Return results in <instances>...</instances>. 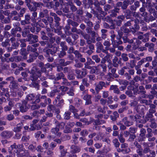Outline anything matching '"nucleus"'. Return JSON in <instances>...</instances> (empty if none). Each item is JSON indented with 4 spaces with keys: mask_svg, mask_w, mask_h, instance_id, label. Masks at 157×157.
<instances>
[{
    "mask_svg": "<svg viewBox=\"0 0 157 157\" xmlns=\"http://www.w3.org/2000/svg\"><path fill=\"white\" fill-rule=\"evenodd\" d=\"M59 149L60 153L59 157H66V154L67 153V149H65L62 145L59 146Z\"/></svg>",
    "mask_w": 157,
    "mask_h": 157,
    "instance_id": "8",
    "label": "nucleus"
},
{
    "mask_svg": "<svg viewBox=\"0 0 157 157\" xmlns=\"http://www.w3.org/2000/svg\"><path fill=\"white\" fill-rule=\"evenodd\" d=\"M23 124L22 123H19L17 124L16 127L14 128L13 131L15 132H18L21 131V129L22 128Z\"/></svg>",
    "mask_w": 157,
    "mask_h": 157,
    "instance_id": "22",
    "label": "nucleus"
},
{
    "mask_svg": "<svg viewBox=\"0 0 157 157\" xmlns=\"http://www.w3.org/2000/svg\"><path fill=\"white\" fill-rule=\"evenodd\" d=\"M128 67L126 66L123 67L119 71L118 73L120 75H124L125 72V70L127 69Z\"/></svg>",
    "mask_w": 157,
    "mask_h": 157,
    "instance_id": "45",
    "label": "nucleus"
},
{
    "mask_svg": "<svg viewBox=\"0 0 157 157\" xmlns=\"http://www.w3.org/2000/svg\"><path fill=\"white\" fill-rule=\"evenodd\" d=\"M81 74L80 75H77V78H81L85 76L87 74V71H84L81 72Z\"/></svg>",
    "mask_w": 157,
    "mask_h": 157,
    "instance_id": "34",
    "label": "nucleus"
},
{
    "mask_svg": "<svg viewBox=\"0 0 157 157\" xmlns=\"http://www.w3.org/2000/svg\"><path fill=\"white\" fill-rule=\"evenodd\" d=\"M38 36L32 34H29L28 36L27 41H29V44H32L38 41Z\"/></svg>",
    "mask_w": 157,
    "mask_h": 157,
    "instance_id": "7",
    "label": "nucleus"
},
{
    "mask_svg": "<svg viewBox=\"0 0 157 157\" xmlns=\"http://www.w3.org/2000/svg\"><path fill=\"white\" fill-rule=\"evenodd\" d=\"M105 46V48L106 50H109V47L111 45V44L109 41L106 40H105L103 44Z\"/></svg>",
    "mask_w": 157,
    "mask_h": 157,
    "instance_id": "31",
    "label": "nucleus"
},
{
    "mask_svg": "<svg viewBox=\"0 0 157 157\" xmlns=\"http://www.w3.org/2000/svg\"><path fill=\"white\" fill-rule=\"evenodd\" d=\"M109 90H113V92L116 94H119L120 93V90L118 88V86L116 85H111L109 88Z\"/></svg>",
    "mask_w": 157,
    "mask_h": 157,
    "instance_id": "14",
    "label": "nucleus"
},
{
    "mask_svg": "<svg viewBox=\"0 0 157 157\" xmlns=\"http://www.w3.org/2000/svg\"><path fill=\"white\" fill-rule=\"evenodd\" d=\"M107 32V30L105 29H102L101 30V37L103 39H105L106 38V33Z\"/></svg>",
    "mask_w": 157,
    "mask_h": 157,
    "instance_id": "36",
    "label": "nucleus"
},
{
    "mask_svg": "<svg viewBox=\"0 0 157 157\" xmlns=\"http://www.w3.org/2000/svg\"><path fill=\"white\" fill-rule=\"evenodd\" d=\"M113 142L116 147H118L120 145V143L118 140L117 139H115L113 140Z\"/></svg>",
    "mask_w": 157,
    "mask_h": 157,
    "instance_id": "52",
    "label": "nucleus"
},
{
    "mask_svg": "<svg viewBox=\"0 0 157 157\" xmlns=\"http://www.w3.org/2000/svg\"><path fill=\"white\" fill-rule=\"evenodd\" d=\"M54 19L55 20V26L56 27V28L59 29H60L61 28L59 26V21L60 20V18L59 17H55Z\"/></svg>",
    "mask_w": 157,
    "mask_h": 157,
    "instance_id": "20",
    "label": "nucleus"
},
{
    "mask_svg": "<svg viewBox=\"0 0 157 157\" xmlns=\"http://www.w3.org/2000/svg\"><path fill=\"white\" fill-rule=\"evenodd\" d=\"M11 151H13L16 153H18V147L16 145L15 143H14L13 145H11Z\"/></svg>",
    "mask_w": 157,
    "mask_h": 157,
    "instance_id": "25",
    "label": "nucleus"
},
{
    "mask_svg": "<svg viewBox=\"0 0 157 157\" xmlns=\"http://www.w3.org/2000/svg\"><path fill=\"white\" fill-rule=\"evenodd\" d=\"M133 20H131L128 21L124 24V26H129L133 24Z\"/></svg>",
    "mask_w": 157,
    "mask_h": 157,
    "instance_id": "51",
    "label": "nucleus"
},
{
    "mask_svg": "<svg viewBox=\"0 0 157 157\" xmlns=\"http://www.w3.org/2000/svg\"><path fill=\"white\" fill-rule=\"evenodd\" d=\"M151 34L149 33H147L144 35V37L142 41L144 42H146L149 40V37Z\"/></svg>",
    "mask_w": 157,
    "mask_h": 157,
    "instance_id": "30",
    "label": "nucleus"
},
{
    "mask_svg": "<svg viewBox=\"0 0 157 157\" xmlns=\"http://www.w3.org/2000/svg\"><path fill=\"white\" fill-rule=\"evenodd\" d=\"M37 15V12H35V11L33 12V13H32V16L33 17L32 18V21L33 23H35L36 21V19H35V18L36 17Z\"/></svg>",
    "mask_w": 157,
    "mask_h": 157,
    "instance_id": "56",
    "label": "nucleus"
},
{
    "mask_svg": "<svg viewBox=\"0 0 157 157\" xmlns=\"http://www.w3.org/2000/svg\"><path fill=\"white\" fill-rule=\"evenodd\" d=\"M121 57L123 60L124 62L127 61L128 59V55L126 54H122L121 55Z\"/></svg>",
    "mask_w": 157,
    "mask_h": 157,
    "instance_id": "43",
    "label": "nucleus"
},
{
    "mask_svg": "<svg viewBox=\"0 0 157 157\" xmlns=\"http://www.w3.org/2000/svg\"><path fill=\"white\" fill-rule=\"evenodd\" d=\"M30 139L29 136H23L21 138V141L23 142H28Z\"/></svg>",
    "mask_w": 157,
    "mask_h": 157,
    "instance_id": "48",
    "label": "nucleus"
},
{
    "mask_svg": "<svg viewBox=\"0 0 157 157\" xmlns=\"http://www.w3.org/2000/svg\"><path fill=\"white\" fill-rule=\"evenodd\" d=\"M129 118L133 121H139L141 118V117L138 115H136L135 116L130 115L129 116Z\"/></svg>",
    "mask_w": 157,
    "mask_h": 157,
    "instance_id": "18",
    "label": "nucleus"
},
{
    "mask_svg": "<svg viewBox=\"0 0 157 157\" xmlns=\"http://www.w3.org/2000/svg\"><path fill=\"white\" fill-rule=\"evenodd\" d=\"M59 49L58 46L53 47L52 49H48L45 48L43 49V51L44 52H46L48 55H49L50 54L53 55L56 53L57 51H59Z\"/></svg>",
    "mask_w": 157,
    "mask_h": 157,
    "instance_id": "5",
    "label": "nucleus"
},
{
    "mask_svg": "<svg viewBox=\"0 0 157 157\" xmlns=\"http://www.w3.org/2000/svg\"><path fill=\"white\" fill-rule=\"evenodd\" d=\"M19 44L18 42H15L12 44V47H13V49H17L19 46Z\"/></svg>",
    "mask_w": 157,
    "mask_h": 157,
    "instance_id": "61",
    "label": "nucleus"
},
{
    "mask_svg": "<svg viewBox=\"0 0 157 157\" xmlns=\"http://www.w3.org/2000/svg\"><path fill=\"white\" fill-rule=\"evenodd\" d=\"M88 134L87 130H84L80 132V135L83 136H87Z\"/></svg>",
    "mask_w": 157,
    "mask_h": 157,
    "instance_id": "53",
    "label": "nucleus"
},
{
    "mask_svg": "<svg viewBox=\"0 0 157 157\" xmlns=\"http://www.w3.org/2000/svg\"><path fill=\"white\" fill-rule=\"evenodd\" d=\"M14 118V116L13 114H9L7 115L6 118L9 121L13 120Z\"/></svg>",
    "mask_w": 157,
    "mask_h": 157,
    "instance_id": "59",
    "label": "nucleus"
},
{
    "mask_svg": "<svg viewBox=\"0 0 157 157\" xmlns=\"http://www.w3.org/2000/svg\"><path fill=\"white\" fill-rule=\"evenodd\" d=\"M47 109L49 112L54 111L55 109V107L52 105H49L47 107Z\"/></svg>",
    "mask_w": 157,
    "mask_h": 157,
    "instance_id": "41",
    "label": "nucleus"
},
{
    "mask_svg": "<svg viewBox=\"0 0 157 157\" xmlns=\"http://www.w3.org/2000/svg\"><path fill=\"white\" fill-rule=\"evenodd\" d=\"M94 1V5L96 7V9L97 10L101 13L103 14V13H104V12L102 11V9L99 6V5H101L100 2H99L97 0Z\"/></svg>",
    "mask_w": 157,
    "mask_h": 157,
    "instance_id": "16",
    "label": "nucleus"
},
{
    "mask_svg": "<svg viewBox=\"0 0 157 157\" xmlns=\"http://www.w3.org/2000/svg\"><path fill=\"white\" fill-rule=\"evenodd\" d=\"M139 92L138 93V94H142L144 95L145 92L144 91V88L143 86H141L139 87Z\"/></svg>",
    "mask_w": 157,
    "mask_h": 157,
    "instance_id": "37",
    "label": "nucleus"
},
{
    "mask_svg": "<svg viewBox=\"0 0 157 157\" xmlns=\"http://www.w3.org/2000/svg\"><path fill=\"white\" fill-rule=\"evenodd\" d=\"M90 34L92 37V38L91 39L92 40V42L93 43H95V37L96 36V35L98 34L97 33H96L94 31H91Z\"/></svg>",
    "mask_w": 157,
    "mask_h": 157,
    "instance_id": "24",
    "label": "nucleus"
},
{
    "mask_svg": "<svg viewBox=\"0 0 157 157\" xmlns=\"http://www.w3.org/2000/svg\"><path fill=\"white\" fill-rule=\"evenodd\" d=\"M74 90L72 88H71L68 92H67V94L70 96H73L74 95Z\"/></svg>",
    "mask_w": 157,
    "mask_h": 157,
    "instance_id": "62",
    "label": "nucleus"
},
{
    "mask_svg": "<svg viewBox=\"0 0 157 157\" xmlns=\"http://www.w3.org/2000/svg\"><path fill=\"white\" fill-rule=\"evenodd\" d=\"M139 41V40H137V39L134 38L133 39L130 40L129 39H128V40L127 42H128L129 43H132L133 42H136V43H138Z\"/></svg>",
    "mask_w": 157,
    "mask_h": 157,
    "instance_id": "58",
    "label": "nucleus"
},
{
    "mask_svg": "<svg viewBox=\"0 0 157 157\" xmlns=\"http://www.w3.org/2000/svg\"><path fill=\"white\" fill-rule=\"evenodd\" d=\"M92 96L91 95L86 94L83 97V99L86 101L85 105H89L92 104V102L91 100Z\"/></svg>",
    "mask_w": 157,
    "mask_h": 157,
    "instance_id": "12",
    "label": "nucleus"
},
{
    "mask_svg": "<svg viewBox=\"0 0 157 157\" xmlns=\"http://www.w3.org/2000/svg\"><path fill=\"white\" fill-rule=\"evenodd\" d=\"M96 87L95 90L97 92H98L99 91L101 90L103 87L105 85V83L103 81H100L99 83L96 84Z\"/></svg>",
    "mask_w": 157,
    "mask_h": 157,
    "instance_id": "9",
    "label": "nucleus"
},
{
    "mask_svg": "<svg viewBox=\"0 0 157 157\" xmlns=\"http://www.w3.org/2000/svg\"><path fill=\"white\" fill-rule=\"evenodd\" d=\"M59 129L57 127L53 128L51 130V132L54 134L56 135L58 137H59L61 135V132H59Z\"/></svg>",
    "mask_w": 157,
    "mask_h": 157,
    "instance_id": "15",
    "label": "nucleus"
},
{
    "mask_svg": "<svg viewBox=\"0 0 157 157\" xmlns=\"http://www.w3.org/2000/svg\"><path fill=\"white\" fill-rule=\"evenodd\" d=\"M100 67H101L103 72H105L107 71V65L106 64H99Z\"/></svg>",
    "mask_w": 157,
    "mask_h": 157,
    "instance_id": "42",
    "label": "nucleus"
},
{
    "mask_svg": "<svg viewBox=\"0 0 157 157\" xmlns=\"http://www.w3.org/2000/svg\"><path fill=\"white\" fill-rule=\"evenodd\" d=\"M40 94H38L36 96V98L35 100H34L35 99V97L33 94H29L27 95L25 98V100L27 101V103L29 102V103L31 104H36L39 103L40 101Z\"/></svg>",
    "mask_w": 157,
    "mask_h": 157,
    "instance_id": "2",
    "label": "nucleus"
},
{
    "mask_svg": "<svg viewBox=\"0 0 157 157\" xmlns=\"http://www.w3.org/2000/svg\"><path fill=\"white\" fill-rule=\"evenodd\" d=\"M113 65L111 62H109L107 65L109 71L111 70V72L113 74L115 73L116 69L114 68H113Z\"/></svg>",
    "mask_w": 157,
    "mask_h": 157,
    "instance_id": "17",
    "label": "nucleus"
},
{
    "mask_svg": "<svg viewBox=\"0 0 157 157\" xmlns=\"http://www.w3.org/2000/svg\"><path fill=\"white\" fill-rule=\"evenodd\" d=\"M65 75L62 72L57 74L56 77V80H58L60 79H62L64 77Z\"/></svg>",
    "mask_w": 157,
    "mask_h": 157,
    "instance_id": "28",
    "label": "nucleus"
},
{
    "mask_svg": "<svg viewBox=\"0 0 157 157\" xmlns=\"http://www.w3.org/2000/svg\"><path fill=\"white\" fill-rule=\"evenodd\" d=\"M101 140H102V141L106 142L108 144H109L110 142V140L109 139L106 137L105 134L99 132L94 138V140L98 141Z\"/></svg>",
    "mask_w": 157,
    "mask_h": 157,
    "instance_id": "3",
    "label": "nucleus"
},
{
    "mask_svg": "<svg viewBox=\"0 0 157 157\" xmlns=\"http://www.w3.org/2000/svg\"><path fill=\"white\" fill-rule=\"evenodd\" d=\"M41 70L36 67H33L32 68L31 71H30V73L31 74V78L33 81H36L38 77L41 76V72H44L46 71V67H41Z\"/></svg>",
    "mask_w": 157,
    "mask_h": 157,
    "instance_id": "1",
    "label": "nucleus"
},
{
    "mask_svg": "<svg viewBox=\"0 0 157 157\" xmlns=\"http://www.w3.org/2000/svg\"><path fill=\"white\" fill-rule=\"evenodd\" d=\"M30 105L25 100L22 101L21 105L20 107V110L21 112L23 113L26 112L30 107Z\"/></svg>",
    "mask_w": 157,
    "mask_h": 157,
    "instance_id": "4",
    "label": "nucleus"
},
{
    "mask_svg": "<svg viewBox=\"0 0 157 157\" xmlns=\"http://www.w3.org/2000/svg\"><path fill=\"white\" fill-rule=\"evenodd\" d=\"M59 92L58 90L56 89L52 90L49 93L48 96L52 97H53L56 95L57 94V93Z\"/></svg>",
    "mask_w": 157,
    "mask_h": 157,
    "instance_id": "23",
    "label": "nucleus"
},
{
    "mask_svg": "<svg viewBox=\"0 0 157 157\" xmlns=\"http://www.w3.org/2000/svg\"><path fill=\"white\" fill-rule=\"evenodd\" d=\"M132 121V120H131L130 119L129 120H128V118L126 117H124L122 120V122H123L124 125L128 127L132 125L133 124Z\"/></svg>",
    "mask_w": 157,
    "mask_h": 157,
    "instance_id": "11",
    "label": "nucleus"
},
{
    "mask_svg": "<svg viewBox=\"0 0 157 157\" xmlns=\"http://www.w3.org/2000/svg\"><path fill=\"white\" fill-rule=\"evenodd\" d=\"M20 41L21 43L20 46L21 48L25 47L26 46L25 42L26 41V39H21L20 40Z\"/></svg>",
    "mask_w": 157,
    "mask_h": 157,
    "instance_id": "35",
    "label": "nucleus"
},
{
    "mask_svg": "<svg viewBox=\"0 0 157 157\" xmlns=\"http://www.w3.org/2000/svg\"><path fill=\"white\" fill-rule=\"evenodd\" d=\"M71 148V152L73 153H78L81 150V148L80 147L75 145H72Z\"/></svg>",
    "mask_w": 157,
    "mask_h": 157,
    "instance_id": "13",
    "label": "nucleus"
},
{
    "mask_svg": "<svg viewBox=\"0 0 157 157\" xmlns=\"http://www.w3.org/2000/svg\"><path fill=\"white\" fill-rule=\"evenodd\" d=\"M125 16L126 19L129 18V17L131 15L132 12L128 9L125 10Z\"/></svg>",
    "mask_w": 157,
    "mask_h": 157,
    "instance_id": "32",
    "label": "nucleus"
},
{
    "mask_svg": "<svg viewBox=\"0 0 157 157\" xmlns=\"http://www.w3.org/2000/svg\"><path fill=\"white\" fill-rule=\"evenodd\" d=\"M118 59V58L117 57H115L113 59V66L115 67H117L118 66V64L117 63Z\"/></svg>",
    "mask_w": 157,
    "mask_h": 157,
    "instance_id": "33",
    "label": "nucleus"
},
{
    "mask_svg": "<svg viewBox=\"0 0 157 157\" xmlns=\"http://www.w3.org/2000/svg\"><path fill=\"white\" fill-rule=\"evenodd\" d=\"M94 68L96 69V75H99L101 73V68L100 67L99 64L97 66H95Z\"/></svg>",
    "mask_w": 157,
    "mask_h": 157,
    "instance_id": "38",
    "label": "nucleus"
},
{
    "mask_svg": "<svg viewBox=\"0 0 157 157\" xmlns=\"http://www.w3.org/2000/svg\"><path fill=\"white\" fill-rule=\"evenodd\" d=\"M128 2L127 1H124L123 2V4H122V8L123 9H126L128 5Z\"/></svg>",
    "mask_w": 157,
    "mask_h": 157,
    "instance_id": "63",
    "label": "nucleus"
},
{
    "mask_svg": "<svg viewBox=\"0 0 157 157\" xmlns=\"http://www.w3.org/2000/svg\"><path fill=\"white\" fill-rule=\"evenodd\" d=\"M21 51L20 52V54L22 55H24V58L25 59H26V50L25 48H22L21 49Z\"/></svg>",
    "mask_w": 157,
    "mask_h": 157,
    "instance_id": "57",
    "label": "nucleus"
},
{
    "mask_svg": "<svg viewBox=\"0 0 157 157\" xmlns=\"http://www.w3.org/2000/svg\"><path fill=\"white\" fill-rule=\"evenodd\" d=\"M73 53L75 55V57L77 58H79L82 57L81 54L77 50L75 51Z\"/></svg>",
    "mask_w": 157,
    "mask_h": 157,
    "instance_id": "64",
    "label": "nucleus"
},
{
    "mask_svg": "<svg viewBox=\"0 0 157 157\" xmlns=\"http://www.w3.org/2000/svg\"><path fill=\"white\" fill-rule=\"evenodd\" d=\"M70 115L71 113L70 112H66L64 115V119L66 120H68L69 119L70 117Z\"/></svg>",
    "mask_w": 157,
    "mask_h": 157,
    "instance_id": "44",
    "label": "nucleus"
},
{
    "mask_svg": "<svg viewBox=\"0 0 157 157\" xmlns=\"http://www.w3.org/2000/svg\"><path fill=\"white\" fill-rule=\"evenodd\" d=\"M13 135V132L8 130H5L0 133V136L6 139L10 138Z\"/></svg>",
    "mask_w": 157,
    "mask_h": 157,
    "instance_id": "6",
    "label": "nucleus"
},
{
    "mask_svg": "<svg viewBox=\"0 0 157 157\" xmlns=\"http://www.w3.org/2000/svg\"><path fill=\"white\" fill-rule=\"evenodd\" d=\"M96 45L98 48L97 51H98L99 50H100L101 49H102L103 48L102 44L100 42H97L96 44Z\"/></svg>",
    "mask_w": 157,
    "mask_h": 157,
    "instance_id": "49",
    "label": "nucleus"
},
{
    "mask_svg": "<svg viewBox=\"0 0 157 157\" xmlns=\"http://www.w3.org/2000/svg\"><path fill=\"white\" fill-rule=\"evenodd\" d=\"M27 50L28 51H31L33 52H36L37 51V49L35 48H33L32 46L30 45H28L27 47Z\"/></svg>",
    "mask_w": 157,
    "mask_h": 157,
    "instance_id": "39",
    "label": "nucleus"
},
{
    "mask_svg": "<svg viewBox=\"0 0 157 157\" xmlns=\"http://www.w3.org/2000/svg\"><path fill=\"white\" fill-rule=\"evenodd\" d=\"M82 81L83 85H84L86 87H88L89 86L90 84L87 82L88 80L87 78H84L83 79Z\"/></svg>",
    "mask_w": 157,
    "mask_h": 157,
    "instance_id": "50",
    "label": "nucleus"
},
{
    "mask_svg": "<svg viewBox=\"0 0 157 157\" xmlns=\"http://www.w3.org/2000/svg\"><path fill=\"white\" fill-rule=\"evenodd\" d=\"M122 43V42L119 39H118L117 40H114L112 42L113 47L114 48L118 47V45L121 44Z\"/></svg>",
    "mask_w": 157,
    "mask_h": 157,
    "instance_id": "21",
    "label": "nucleus"
},
{
    "mask_svg": "<svg viewBox=\"0 0 157 157\" xmlns=\"http://www.w3.org/2000/svg\"><path fill=\"white\" fill-rule=\"evenodd\" d=\"M62 81L61 84L63 85L70 86L71 84L70 82H68L67 79L64 77L62 79Z\"/></svg>",
    "mask_w": 157,
    "mask_h": 157,
    "instance_id": "27",
    "label": "nucleus"
},
{
    "mask_svg": "<svg viewBox=\"0 0 157 157\" xmlns=\"http://www.w3.org/2000/svg\"><path fill=\"white\" fill-rule=\"evenodd\" d=\"M112 8V6L110 5L107 4L104 7V9L105 11H108L109 10Z\"/></svg>",
    "mask_w": 157,
    "mask_h": 157,
    "instance_id": "54",
    "label": "nucleus"
},
{
    "mask_svg": "<svg viewBox=\"0 0 157 157\" xmlns=\"http://www.w3.org/2000/svg\"><path fill=\"white\" fill-rule=\"evenodd\" d=\"M67 22L68 24L71 25L73 26L76 27L78 25L77 22L74 21L71 19H68L67 21Z\"/></svg>",
    "mask_w": 157,
    "mask_h": 157,
    "instance_id": "26",
    "label": "nucleus"
},
{
    "mask_svg": "<svg viewBox=\"0 0 157 157\" xmlns=\"http://www.w3.org/2000/svg\"><path fill=\"white\" fill-rule=\"evenodd\" d=\"M71 132L72 130L70 127H68L67 125L65 126V129L63 131V132L65 133H69Z\"/></svg>",
    "mask_w": 157,
    "mask_h": 157,
    "instance_id": "47",
    "label": "nucleus"
},
{
    "mask_svg": "<svg viewBox=\"0 0 157 157\" xmlns=\"http://www.w3.org/2000/svg\"><path fill=\"white\" fill-rule=\"evenodd\" d=\"M124 18L125 17L124 15H120L118 16L117 17V19L115 20L114 21L117 25L120 26L121 25L122 21L124 20Z\"/></svg>",
    "mask_w": 157,
    "mask_h": 157,
    "instance_id": "10",
    "label": "nucleus"
},
{
    "mask_svg": "<svg viewBox=\"0 0 157 157\" xmlns=\"http://www.w3.org/2000/svg\"><path fill=\"white\" fill-rule=\"evenodd\" d=\"M10 40L9 39H6L5 41L3 42L2 43V45L4 47H6L9 44Z\"/></svg>",
    "mask_w": 157,
    "mask_h": 157,
    "instance_id": "55",
    "label": "nucleus"
},
{
    "mask_svg": "<svg viewBox=\"0 0 157 157\" xmlns=\"http://www.w3.org/2000/svg\"><path fill=\"white\" fill-rule=\"evenodd\" d=\"M136 152L140 156H141L143 155V149L141 148V147L138 148L136 150Z\"/></svg>",
    "mask_w": 157,
    "mask_h": 157,
    "instance_id": "60",
    "label": "nucleus"
},
{
    "mask_svg": "<svg viewBox=\"0 0 157 157\" xmlns=\"http://www.w3.org/2000/svg\"><path fill=\"white\" fill-rule=\"evenodd\" d=\"M136 110L138 113H141L143 111L144 106L142 105H138L136 107Z\"/></svg>",
    "mask_w": 157,
    "mask_h": 157,
    "instance_id": "29",
    "label": "nucleus"
},
{
    "mask_svg": "<svg viewBox=\"0 0 157 157\" xmlns=\"http://www.w3.org/2000/svg\"><path fill=\"white\" fill-rule=\"evenodd\" d=\"M33 3L34 6L36 7V8L37 7L42 8V6H43V4L41 2H34Z\"/></svg>",
    "mask_w": 157,
    "mask_h": 157,
    "instance_id": "40",
    "label": "nucleus"
},
{
    "mask_svg": "<svg viewBox=\"0 0 157 157\" xmlns=\"http://www.w3.org/2000/svg\"><path fill=\"white\" fill-rule=\"evenodd\" d=\"M48 13V10L46 9L41 10L39 14V16L40 17H43L46 16Z\"/></svg>",
    "mask_w": 157,
    "mask_h": 157,
    "instance_id": "19",
    "label": "nucleus"
},
{
    "mask_svg": "<svg viewBox=\"0 0 157 157\" xmlns=\"http://www.w3.org/2000/svg\"><path fill=\"white\" fill-rule=\"evenodd\" d=\"M92 59L95 61V62L97 63H99L100 61V58L97 55H94L92 56Z\"/></svg>",
    "mask_w": 157,
    "mask_h": 157,
    "instance_id": "46",
    "label": "nucleus"
}]
</instances>
